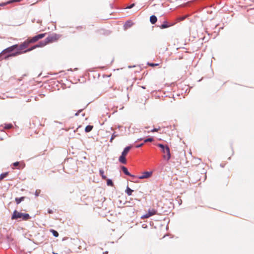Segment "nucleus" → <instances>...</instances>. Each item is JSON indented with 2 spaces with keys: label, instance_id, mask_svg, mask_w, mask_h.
Masks as SVG:
<instances>
[{
  "label": "nucleus",
  "instance_id": "f257e3e1",
  "mask_svg": "<svg viewBox=\"0 0 254 254\" xmlns=\"http://www.w3.org/2000/svg\"><path fill=\"white\" fill-rule=\"evenodd\" d=\"M19 218L21 219L22 220L26 221L30 219L31 217L27 213H21L17 210H14L12 215L11 219L16 220Z\"/></svg>",
  "mask_w": 254,
  "mask_h": 254
},
{
  "label": "nucleus",
  "instance_id": "f03ea898",
  "mask_svg": "<svg viewBox=\"0 0 254 254\" xmlns=\"http://www.w3.org/2000/svg\"><path fill=\"white\" fill-rule=\"evenodd\" d=\"M157 146L162 149V152L164 153L163 157L164 159L168 161L171 158V153L169 147L167 145H164L162 144H158Z\"/></svg>",
  "mask_w": 254,
  "mask_h": 254
},
{
  "label": "nucleus",
  "instance_id": "7ed1b4c3",
  "mask_svg": "<svg viewBox=\"0 0 254 254\" xmlns=\"http://www.w3.org/2000/svg\"><path fill=\"white\" fill-rule=\"evenodd\" d=\"M61 36L59 34L53 33L47 37L45 39V41H47L48 44L55 42L57 41L61 38Z\"/></svg>",
  "mask_w": 254,
  "mask_h": 254
},
{
  "label": "nucleus",
  "instance_id": "20e7f679",
  "mask_svg": "<svg viewBox=\"0 0 254 254\" xmlns=\"http://www.w3.org/2000/svg\"><path fill=\"white\" fill-rule=\"evenodd\" d=\"M46 34V33L40 34L30 39H28L29 42L30 43H35L39 40L43 38L45 36Z\"/></svg>",
  "mask_w": 254,
  "mask_h": 254
},
{
  "label": "nucleus",
  "instance_id": "39448f33",
  "mask_svg": "<svg viewBox=\"0 0 254 254\" xmlns=\"http://www.w3.org/2000/svg\"><path fill=\"white\" fill-rule=\"evenodd\" d=\"M157 214V210L155 209H149L147 213L141 216V219H144L148 218L153 215Z\"/></svg>",
  "mask_w": 254,
  "mask_h": 254
},
{
  "label": "nucleus",
  "instance_id": "423d86ee",
  "mask_svg": "<svg viewBox=\"0 0 254 254\" xmlns=\"http://www.w3.org/2000/svg\"><path fill=\"white\" fill-rule=\"evenodd\" d=\"M47 44H48V43H47V41H42V42H41L39 43V44H37V45H36L33 47H32L31 48H29L25 51H24L23 52V53H26L27 52H30L34 49H35V48H37V47H44L45 46H46Z\"/></svg>",
  "mask_w": 254,
  "mask_h": 254
},
{
  "label": "nucleus",
  "instance_id": "0eeeda50",
  "mask_svg": "<svg viewBox=\"0 0 254 254\" xmlns=\"http://www.w3.org/2000/svg\"><path fill=\"white\" fill-rule=\"evenodd\" d=\"M17 47H18L17 45H14L11 47H9L7 48L4 49V50H3L1 53V55H3L6 53H10V52H12L15 49L17 48Z\"/></svg>",
  "mask_w": 254,
  "mask_h": 254
},
{
  "label": "nucleus",
  "instance_id": "6e6552de",
  "mask_svg": "<svg viewBox=\"0 0 254 254\" xmlns=\"http://www.w3.org/2000/svg\"><path fill=\"white\" fill-rule=\"evenodd\" d=\"M152 172H144L142 173V175L138 177V178L139 179H144L148 178L152 175Z\"/></svg>",
  "mask_w": 254,
  "mask_h": 254
},
{
  "label": "nucleus",
  "instance_id": "1a4fd4ad",
  "mask_svg": "<svg viewBox=\"0 0 254 254\" xmlns=\"http://www.w3.org/2000/svg\"><path fill=\"white\" fill-rule=\"evenodd\" d=\"M29 44H30V43L29 42V40L27 39L19 46V50H22L27 48L28 47Z\"/></svg>",
  "mask_w": 254,
  "mask_h": 254
},
{
  "label": "nucleus",
  "instance_id": "9d476101",
  "mask_svg": "<svg viewBox=\"0 0 254 254\" xmlns=\"http://www.w3.org/2000/svg\"><path fill=\"white\" fill-rule=\"evenodd\" d=\"M133 25V22L131 20H128L125 23L124 28L125 29H127L131 27Z\"/></svg>",
  "mask_w": 254,
  "mask_h": 254
},
{
  "label": "nucleus",
  "instance_id": "9b49d317",
  "mask_svg": "<svg viewBox=\"0 0 254 254\" xmlns=\"http://www.w3.org/2000/svg\"><path fill=\"white\" fill-rule=\"evenodd\" d=\"M172 25V24H169L167 21H164L163 23L159 26V27L161 29H165V28H168Z\"/></svg>",
  "mask_w": 254,
  "mask_h": 254
},
{
  "label": "nucleus",
  "instance_id": "f8f14e48",
  "mask_svg": "<svg viewBox=\"0 0 254 254\" xmlns=\"http://www.w3.org/2000/svg\"><path fill=\"white\" fill-rule=\"evenodd\" d=\"M131 146H127L126 147L124 151H123L122 155L125 156H126V155L127 154L128 152L129 151L130 149H131Z\"/></svg>",
  "mask_w": 254,
  "mask_h": 254
},
{
  "label": "nucleus",
  "instance_id": "ddd939ff",
  "mask_svg": "<svg viewBox=\"0 0 254 254\" xmlns=\"http://www.w3.org/2000/svg\"><path fill=\"white\" fill-rule=\"evenodd\" d=\"M122 171H123V172L127 175V176H131V177H134V176H133V175H131L129 172L127 170V169L125 167V166H122Z\"/></svg>",
  "mask_w": 254,
  "mask_h": 254
},
{
  "label": "nucleus",
  "instance_id": "4468645a",
  "mask_svg": "<svg viewBox=\"0 0 254 254\" xmlns=\"http://www.w3.org/2000/svg\"><path fill=\"white\" fill-rule=\"evenodd\" d=\"M21 53H22V52H20V51H18V52H16L14 53H12V54L8 55L7 56H6L5 57V59H6L8 58L9 57L16 56L17 55H19L21 54Z\"/></svg>",
  "mask_w": 254,
  "mask_h": 254
},
{
  "label": "nucleus",
  "instance_id": "2eb2a0df",
  "mask_svg": "<svg viewBox=\"0 0 254 254\" xmlns=\"http://www.w3.org/2000/svg\"><path fill=\"white\" fill-rule=\"evenodd\" d=\"M119 161L123 163V164H126L127 163V160L126 159V156H123L122 155H121V156L119 157Z\"/></svg>",
  "mask_w": 254,
  "mask_h": 254
},
{
  "label": "nucleus",
  "instance_id": "dca6fc26",
  "mask_svg": "<svg viewBox=\"0 0 254 254\" xmlns=\"http://www.w3.org/2000/svg\"><path fill=\"white\" fill-rule=\"evenodd\" d=\"M157 20V18L156 16L152 15L150 17V21L152 24H155Z\"/></svg>",
  "mask_w": 254,
  "mask_h": 254
},
{
  "label": "nucleus",
  "instance_id": "f3484780",
  "mask_svg": "<svg viewBox=\"0 0 254 254\" xmlns=\"http://www.w3.org/2000/svg\"><path fill=\"white\" fill-rule=\"evenodd\" d=\"M25 199V197L24 196H22V197H16L15 198V200L16 202V203L18 204L19 203H20L22 201H23Z\"/></svg>",
  "mask_w": 254,
  "mask_h": 254
},
{
  "label": "nucleus",
  "instance_id": "a211bd4d",
  "mask_svg": "<svg viewBox=\"0 0 254 254\" xmlns=\"http://www.w3.org/2000/svg\"><path fill=\"white\" fill-rule=\"evenodd\" d=\"M93 128V126L88 125L85 128V131L86 132H89L92 130Z\"/></svg>",
  "mask_w": 254,
  "mask_h": 254
},
{
  "label": "nucleus",
  "instance_id": "6ab92c4d",
  "mask_svg": "<svg viewBox=\"0 0 254 254\" xmlns=\"http://www.w3.org/2000/svg\"><path fill=\"white\" fill-rule=\"evenodd\" d=\"M100 175L101 176L102 178L104 180H106L107 179V177L104 175V170L101 169L99 171Z\"/></svg>",
  "mask_w": 254,
  "mask_h": 254
},
{
  "label": "nucleus",
  "instance_id": "aec40b11",
  "mask_svg": "<svg viewBox=\"0 0 254 254\" xmlns=\"http://www.w3.org/2000/svg\"><path fill=\"white\" fill-rule=\"evenodd\" d=\"M132 192L133 190L130 189L129 188L127 187V190H126V192L127 193L128 195H131Z\"/></svg>",
  "mask_w": 254,
  "mask_h": 254
},
{
  "label": "nucleus",
  "instance_id": "412c9836",
  "mask_svg": "<svg viewBox=\"0 0 254 254\" xmlns=\"http://www.w3.org/2000/svg\"><path fill=\"white\" fill-rule=\"evenodd\" d=\"M8 175V172H6L4 173H2L0 175V181L2 180L4 178H5Z\"/></svg>",
  "mask_w": 254,
  "mask_h": 254
},
{
  "label": "nucleus",
  "instance_id": "4be33fe9",
  "mask_svg": "<svg viewBox=\"0 0 254 254\" xmlns=\"http://www.w3.org/2000/svg\"><path fill=\"white\" fill-rule=\"evenodd\" d=\"M50 232L52 233V234H53V235L55 237H58L59 236V233L57 231H56L53 229H51V230H50Z\"/></svg>",
  "mask_w": 254,
  "mask_h": 254
},
{
  "label": "nucleus",
  "instance_id": "5701e85b",
  "mask_svg": "<svg viewBox=\"0 0 254 254\" xmlns=\"http://www.w3.org/2000/svg\"><path fill=\"white\" fill-rule=\"evenodd\" d=\"M12 127V125L11 124H5L4 126V128L5 129H10Z\"/></svg>",
  "mask_w": 254,
  "mask_h": 254
},
{
  "label": "nucleus",
  "instance_id": "b1692460",
  "mask_svg": "<svg viewBox=\"0 0 254 254\" xmlns=\"http://www.w3.org/2000/svg\"><path fill=\"white\" fill-rule=\"evenodd\" d=\"M153 141V138L152 137L148 138L144 140V142H152Z\"/></svg>",
  "mask_w": 254,
  "mask_h": 254
},
{
  "label": "nucleus",
  "instance_id": "393cba45",
  "mask_svg": "<svg viewBox=\"0 0 254 254\" xmlns=\"http://www.w3.org/2000/svg\"><path fill=\"white\" fill-rule=\"evenodd\" d=\"M21 0H10L8 1H7V3H11L14 2H20Z\"/></svg>",
  "mask_w": 254,
  "mask_h": 254
},
{
  "label": "nucleus",
  "instance_id": "a878e982",
  "mask_svg": "<svg viewBox=\"0 0 254 254\" xmlns=\"http://www.w3.org/2000/svg\"><path fill=\"white\" fill-rule=\"evenodd\" d=\"M107 184L108 186H112L113 185L112 180L109 179L107 180Z\"/></svg>",
  "mask_w": 254,
  "mask_h": 254
},
{
  "label": "nucleus",
  "instance_id": "bb28decb",
  "mask_svg": "<svg viewBox=\"0 0 254 254\" xmlns=\"http://www.w3.org/2000/svg\"><path fill=\"white\" fill-rule=\"evenodd\" d=\"M118 136V135L115 134V133H113L112 135V137L110 139V142H112L113 141V140Z\"/></svg>",
  "mask_w": 254,
  "mask_h": 254
},
{
  "label": "nucleus",
  "instance_id": "cd10ccee",
  "mask_svg": "<svg viewBox=\"0 0 254 254\" xmlns=\"http://www.w3.org/2000/svg\"><path fill=\"white\" fill-rule=\"evenodd\" d=\"M40 192H41V190H37L35 192V194L36 196H39Z\"/></svg>",
  "mask_w": 254,
  "mask_h": 254
},
{
  "label": "nucleus",
  "instance_id": "c85d7f7f",
  "mask_svg": "<svg viewBox=\"0 0 254 254\" xmlns=\"http://www.w3.org/2000/svg\"><path fill=\"white\" fill-rule=\"evenodd\" d=\"M148 64L151 66H158L159 65L158 64H153V63H148Z\"/></svg>",
  "mask_w": 254,
  "mask_h": 254
},
{
  "label": "nucleus",
  "instance_id": "c756f323",
  "mask_svg": "<svg viewBox=\"0 0 254 254\" xmlns=\"http://www.w3.org/2000/svg\"><path fill=\"white\" fill-rule=\"evenodd\" d=\"M19 164V163L18 162H16L13 163V165L14 167H17Z\"/></svg>",
  "mask_w": 254,
  "mask_h": 254
},
{
  "label": "nucleus",
  "instance_id": "7c9ffc66",
  "mask_svg": "<svg viewBox=\"0 0 254 254\" xmlns=\"http://www.w3.org/2000/svg\"><path fill=\"white\" fill-rule=\"evenodd\" d=\"M134 6V3H132V4H131L130 5L127 6V8H131L132 7H133V6Z\"/></svg>",
  "mask_w": 254,
  "mask_h": 254
},
{
  "label": "nucleus",
  "instance_id": "2f4dec72",
  "mask_svg": "<svg viewBox=\"0 0 254 254\" xmlns=\"http://www.w3.org/2000/svg\"><path fill=\"white\" fill-rule=\"evenodd\" d=\"M159 128H154L153 129L151 130V132H155L157 131L158 130Z\"/></svg>",
  "mask_w": 254,
  "mask_h": 254
},
{
  "label": "nucleus",
  "instance_id": "473e14b6",
  "mask_svg": "<svg viewBox=\"0 0 254 254\" xmlns=\"http://www.w3.org/2000/svg\"><path fill=\"white\" fill-rule=\"evenodd\" d=\"M48 212L49 213H50V214H52V213H53V210H51V209H49V210H48Z\"/></svg>",
  "mask_w": 254,
  "mask_h": 254
},
{
  "label": "nucleus",
  "instance_id": "72a5a7b5",
  "mask_svg": "<svg viewBox=\"0 0 254 254\" xmlns=\"http://www.w3.org/2000/svg\"><path fill=\"white\" fill-rule=\"evenodd\" d=\"M8 4V3H7V2H5V3H2L0 4V6H4V5H6V4Z\"/></svg>",
  "mask_w": 254,
  "mask_h": 254
},
{
  "label": "nucleus",
  "instance_id": "f704fd0d",
  "mask_svg": "<svg viewBox=\"0 0 254 254\" xmlns=\"http://www.w3.org/2000/svg\"><path fill=\"white\" fill-rule=\"evenodd\" d=\"M143 145V143H141L140 144L137 145L136 147L138 148L141 147Z\"/></svg>",
  "mask_w": 254,
  "mask_h": 254
}]
</instances>
